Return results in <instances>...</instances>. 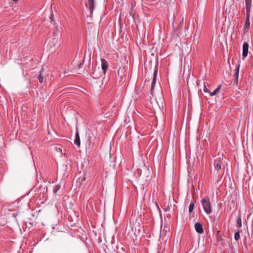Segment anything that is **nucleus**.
Masks as SVG:
<instances>
[{
	"instance_id": "nucleus-13",
	"label": "nucleus",
	"mask_w": 253,
	"mask_h": 253,
	"mask_svg": "<svg viewBox=\"0 0 253 253\" xmlns=\"http://www.w3.org/2000/svg\"><path fill=\"white\" fill-rule=\"evenodd\" d=\"M220 87V85H219L216 89H215L211 93H210V96H212L215 95L217 92L218 91L219 88Z\"/></svg>"
},
{
	"instance_id": "nucleus-6",
	"label": "nucleus",
	"mask_w": 253,
	"mask_h": 253,
	"mask_svg": "<svg viewBox=\"0 0 253 253\" xmlns=\"http://www.w3.org/2000/svg\"><path fill=\"white\" fill-rule=\"evenodd\" d=\"M249 49V44L247 42H245L243 45V53L242 56L244 58H245L248 55Z\"/></svg>"
},
{
	"instance_id": "nucleus-19",
	"label": "nucleus",
	"mask_w": 253,
	"mask_h": 253,
	"mask_svg": "<svg viewBox=\"0 0 253 253\" xmlns=\"http://www.w3.org/2000/svg\"><path fill=\"white\" fill-rule=\"evenodd\" d=\"M204 91L205 92H208V93H209L210 92V90H209V89L206 87V85H204Z\"/></svg>"
},
{
	"instance_id": "nucleus-12",
	"label": "nucleus",
	"mask_w": 253,
	"mask_h": 253,
	"mask_svg": "<svg viewBox=\"0 0 253 253\" xmlns=\"http://www.w3.org/2000/svg\"><path fill=\"white\" fill-rule=\"evenodd\" d=\"M53 42L54 43L53 46L55 48H58L60 46V42L57 39H53Z\"/></svg>"
},
{
	"instance_id": "nucleus-18",
	"label": "nucleus",
	"mask_w": 253,
	"mask_h": 253,
	"mask_svg": "<svg viewBox=\"0 0 253 253\" xmlns=\"http://www.w3.org/2000/svg\"><path fill=\"white\" fill-rule=\"evenodd\" d=\"M237 224L239 228H241L242 226V220L241 218H239L237 220Z\"/></svg>"
},
{
	"instance_id": "nucleus-5",
	"label": "nucleus",
	"mask_w": 253,
	"mask_h": 253,
	"mask_svg": "<svg viewBox=\"0 0 253 253\" xmlns=\"http://www.w3.org/2000/svg\"><path fill=\"white\" fill-rule=\"evenodd\" d=\"M101 68L104 74H105L108 68V64L105 59H101Z\"/></svg>"
},
{
	"instance_id": "nucleus-7",
	"label": "nucleus",
	"mask_w": 253,
	"mask_h": 253,
	"mask_svg": "<svg viewBox=\"0 0 253 253\" xmlns=\"http://www.w3.org/2000/svg\"><path fill=\"white\" fill-rule=\"evenodd\" d=\"M157 74V70L155 69L154 71L153 79L152 82L151 83V93L152 94L153 90L155 85L156 84Z\"/></svg>"
},
{
	"instance_id": "nucleus-4",
	"label": "nucleus",
	"mask_w": 253,
	"mask_h": 253,
	"mask_svg": "<svg viewBox=\"0 0 253 253\" xmlns=\"http://www.w3.org/2000/svg\"><path fill=\"white\" fill-rule=\"evenodd\" d=\"M222 164V162L221 160L220 159V158L216 159L215 160L214 162V166L215 167V169L217 170H219L221 169V165Z\"/></svg>"
},
{
	"instance_id": "nucleus-16",
	"label": "nucleus",
	"mask_w": 253,
	"mask_h": 253,
	"mask_svg": "<svg viewBox=\"0 0 253 253\" xmlns=\"http://www.w3.org/2000/svg\"><path fill=\"white\" fill-rule=\"evenodd\" d=\"M240 238L239 231L236 232L234 235V239L236 241H238Z\"/></svg>"
},
{
	"instance_id": "nucleus-11",
	"label": "nucleus",
	"mask_w": 253,
	"mask_h": 253,
	"mask_svg": "<svg viewBox=\"0 0 253 253\" xmlns=\"http://www.w3.org/2000/svg\"><path fill=\"white\" fill-rule=\"evenodd\" d=\"M74 144L76 145L78 147L80 146L81 142H80V135L78 131H77L75 135V139L74 140Z\"/></svg>"
},
{
	"instance_id": "nucleus-3",
	"label": "nucleus",
	"mask_w": 253,
	"mask_h": 253,
	"mask_svg": "<svg viewBox=\"0 0 253 253\" xmlns=\"http://www.w3.org/2000/svg\"><path fill=\"white\" fill-rule=\"evenodd\" d=\"M246 4V9L247 13V19L249 20L250 17V13L252 7V0H245Z\"/></svg>"
},
{
	"instance_id": "nucleus-8",
	"label": "nucleus",
	"mask_w": 253,
	"mask_h": 253,
	"mask_svg": "<svg viewBox=\"0 0 253 253\" xmlns=\"http://www.w3.org/2000/svg\"><path fill=\"white\" fill-rule=\"evenodd\" d=\"M87 2L88 3V9L90 11V13L92 15L95 6L94 0H87Z\"/></svg>"
},
{
	"instance_id": "nucleus-14",
	"label": "nucleus",
	"mask_w": 253,
	"mask_h": 253,
	"mask_svg": "<svg viewBox=\"0 0 253 253\" xmlns=\"http://www.w3.org/2000/svg\"><path fill=\"white\" fill-rule=\"evenodd\" d=\"M194 207H195V203L191 202L189 207V212H191L193 211Z\"/></svg>"
},
{
	"instance_id": "nucleus-20",
	"label": "nucleus",
	"mask_w": 253,
	"mask_h": 253,
	"mask_svg": "<svg viewBox=\"0 0 253 253\" xmlns=\"http://www.w3.org/2000/svg\"><path fill=\"white\" fill-rule=\"evenodd\" d=\"M13 1H17V0H13Z\"/></svg>"
},
{
	"instance_id": "nucleus-9",
	"label": "nucleus",
	"mask_w": 253,
	"mask_h": 253,
	"mask_svg": "<svg viewBox=\"0 0 253 253\" xmlns=\"http://www.w3.org/2000/svg\"><path fill=\"white\" fill-rule=\"evenodd\" d=\"M240 67V64H238L236 65L235 66V69L234 70V77L236 82H237L238 81Z\"/></svg>"
},
{
	"instance_id": "nucleus-17",
	"label": "nucleus",
	"mask_w": 253,
	"mask_h": 253,
	"mask_svg": "<svg viewBox=\"0 0 253 253\" xmlns=\"http://www.w3.org/2000/svg\"><path fill=\"white\" fill-rule=\"evenodd\" d=\"M38 79H39V82L41 83H42L43 82L44 78V77L43 76H42V73H41L40 75H39V76L38 77Z\"/></svg>"
},
{
	"instance_id": "nucleus-15",
	"label": "nucleus",
	"mask_w": 253,
	"mask_h": 253,
	"mask_svg": "<svg viewBox=\"0 0 253 253\" xmlns=\"http://www.w3.org/2000/svg\"><path fill=\"white\" fill-rule=\"evenodd\" d=\"M60 188H61L60 185L57 184V185H55L54 188V189H53L54 193H56L58 192V191L60 189Z\"/></svg>"
},
{
	"instance_id": "nucleus-1",
	"label": "nucleus",
	"mask_w": 253,
	"mask_h": 253,
	"mask_svg": "<svg viewBox=\"0 0 253 253\" xmlns=\"http://www.w3.org/2000/svg\"><path fill=\"white\" fill-rule=\"evenodd\" d=\"M201 203L205 212L207 214H210L212 212V208L209 197L205 196L201 201Z\"/></svg>"
},
{
	"instance_id": "nucleus-2",
	"label": "nucleus",
	"mask_w": 253,
	"mask_h": 253,
	"mask_svg": "<svg viewBox=\"0 0 253 253\" xmlns=\"http://www.w3.org/2000/svg\"><path fill=\"white\" fill-rule=\"evenodd\" d=\"M118 75L120 77V82L124 83L127 79V72L125 67L120 68L118 71Z\"/></svg>"
},
{
	"instance_id": "nucleus-10",
	"label": "nucleus",
	"mask_w": 253,
	"mask_h": 253,
	"mask_svg": "<svg viewBox=\"0 0 253 253\" xmlns=\"http://www.w3.org/2000/svg\"><path fill=\"white\" fill-rule=\"evenodd\" d=\"M195 228L197 232L201 234L203 233V228L202 225L200 223H196L195 224Z\"/></svg>"
}]
</instances>
